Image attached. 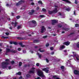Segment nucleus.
Segmentation results:
<instances>
[{
    "label": "nucleus",
    "instance_id": "nucleus-1",
    "mask_svg": "<svg viewBox=\"0 0 79 79\" xmlns=\"http://www.w3.org/2000/svg\"><path fill=\"white\" fill-rule=\"evenodd\" d=\"M11 52V53H16L17 52V51L16 50H14L13 49L10 50V49L8 48H6V53H9Z\"/></svg>",
    "mask_w": 79,
    "mask_h": 79
},
{
    "label": "nucleus",
    "instance_id": "nucleus-2",
    "mask_svg": "<svg viewBox=\"0 0 79 79\" xmlns=\"http://www.w3.org/2000/svg\"><path fill=\"white\" fill-rule=\"evenodd\" d=\"M2 64L3 69H5L7 67V65L9 64V63L7 61H6V62L3 61L2 63Z\"/></svg>",
    "mask_w": 79,
    "mask_h": 79
},
{
    "label": "nucleus",
    "instance_id": "nucleus-3",
    "mask_svg": "<svg viewBox=\"0 0 79 79\" xmlns=\"http://www.w3.org/2000/svg\"><path fill=\"white\" fill-rule=\"evenodd\" d=\"M38 74L39 76L40 77H45V75L44 74V73L42 72L39 71L38 72Z\"/></svg>",
    "mask_w": 79,
    "mask_h": 79
},
{
    "label": "nucleus",
    "instance_id": "nucleus-4",
    "mask_svg": "<svg viewBox=\"0 0 79 79\" xmlns=\"http://www.w3.org/2000/svg\"><path fill=\"white\" fill-rule=\"evenodd\" d=\"M31 70L29 71V73L30 74H34L35 73V68H32Z\"/></svg>",
    "mask_w": 79,
    "mask_h": 79
},
{
    "label": "nucleus",
    "instance_id": "nucleus-5",
    "mask_svg": "<svg viewBox=\"0 0 79 79\" xmlns=\"http://www.w3.org/2000/svg\"><path fill=\"white\" fill-rule=\"evenodd\" d=\"M24 1L20 0L19 2L18 3H16V5L17 6H19V5H21V4H22V3H24Z\"/></svg>",
    "mask_w": 79,
    "mask_h": 79
},
{
    "label": "nucleus",
    "instance_id": "nucleus-6",
    "mask_svg": "<svg viewBox=\"0 0 79 79\" xmlns=\"http://www.w3.org/2000/svg\"><path fill=\"white\" fill-rule=\"evenodd\" d=\"M28 23L34 24V27H35L37 26V23H36V21L35 20H32V21L29 22Z\"/></svg>",
    "mask_w": 79,
    "mask_h": 79
},
{
    "label": "nucleus",
    "instance_id": "nucleus-7",
    "mask_svg": "<svg viewBox=\"0 0 79 79\" xmlns=\"http://www.w3.org/2000/svg\"><path fill=\"white\" fill-rule=\"evenodd\" d=\"M47 69H48V67L44 68L42 70V71H45V73H48V71H49V70Z\"/></svg>",
    "mask_w": 79,
    "mask_h": 79
},
{
    "label": "nucleus",
    "instance_id": "nucleus-8",
    "mask_svg": "<svg viewBox=\"0 0 79 79\" xmlns=\"http://www.w3.org/2000/svg\"><path fill=\"white\" fill-rule=\"evenodd\" d=\"M45 31V28L44 26H43L42 27L40 32L41 33H43Z\"/></svg>",
    "mask_w": 79,
    "mask_h": 79
},
{
    "label": "nucleus",
    "instance_id": "nucleus-9",
    "mask_svg": "<svg viewBox=\"0 0 79 79\" xmlns=\"http://www.w3.org/2000/svg\"><path fill=\"white\" fill-rule=\"evenodd\" d=\"M52 11H53V13L54 14H55V13H56L58 11V9H57V8L55 7Z\"/></svg>",
    "mask_w": 79,
    "mask_h": 79
},
{
    "label": "nucleus",
    "instance_id": "nucleus-10",
    "mask_svg": "<svg viewBox=\"0 0 79 79\" xmlns=\"http://www.w3.org/2000/svg\"><path fill=\"white\" fill-rule=\"evenodd\" d=\"M58 23V20H52V25H55V23Z\"/></svg>",
    "mask_w": 79,
    "mask_h": 79
},
{
    "label": "nucleus",
    "instance_id": "nucleus-11",
    "mask_svg": "<svg viewBox=\"0 0 79 79\" xmlns=\"http://www.w3.org/2000/svg\"><path fill=\"white\" fill-rule=\"evenodd\" d=\"M70 44V42H69V41H68L66 42H64L63 43L64 45H66L67 46H68V45H69Z\"/></svg>",
    "mask_w": 79,
    "mask_h": 79
},
{
    "label": "nucleus",
    "instance_id": "nucleus-12",
    "mask_svg": "<svg viewBox=\"0 0 79 79\" xmlns=\"http://www.w3.org/2000/svg\"><path fill=\"white\" fill-rule=\"evenodd\" d=\"M11 24L12 25L14 26V27H16V26L17 25V24H18V23L16 22H15V23L12 22L11 23Z\"/></svg>",
    "mask_w": 79,
    "mask_h": 79
},
{
    "label": "nucleus",
    "instance_id": "nucleus-13",
    "mask_svg": "<svg viewBox=\"0 0 79 79\" xmlns=\"http://www.w3.org/2000/svg\"><path fill=\"white\" fill-rule=\"evenodd\" d=\"M40 42V40H33V43H39Z\"/></svg>",
    "mask_w": 79,
    "mask_h": 79
},
{
    "label": "nucleus",
    "instance_id": "nucleus-14",
    "mask_svg": "<svg viewBox=\"0 0 79 79\" xmlns=\"http://www.w3.org/2000/svg\"><path fill=\"white\" fill-rule=\"evenodd\" d=\"M65 47L64 45H63L62 46H61L60 48V50H62V49H64V48H65Z\"/></svg>",
    "mask_w": 79,
    "mask_h": 79
},
{
    "label": "nucleus",
    "instance_id": "nucleus-15",
    "mask_svg": "<svg viewBox=\"0 0 79 79\" xmlns=\"http://www.w3.org/2000/svg\"><path fill=\"white\" fill-rule=\"evenodd\" d=\"M19 45H20L21 47H26V45L23 44V43L22 42L19 43Z\"/></svg>",
    "mask_w": 79,
    "mask_h": 79
},
{
    "label": "nucleus",
    "instance_id": "nucleus-16",
    "mask_svg": "<svg viewBox=\"0 0 79 79\" xmlns=\"http://www.w3.org/2000/svg\"><path fill=\"white\" fill-rule=\"evenodd\" d=\"M62 26H63V25L62 24H58L57 25V27L59 28H61V27H62Z\"/></svg>",
    "mask_w": 79,
    "mask_h": 79
},
{
    "label": "nucleus",
    "instance_id": "nucleus-17",
    "mask_svg": "<svg viewBox=\"0 0 79 79\" xmlns=\"http://www.w3.org/2000/svg\"><path fill=\"white\" fill-rule=\"evenodd\" d=\"M62 1L64 2H67V3H70L71 2L69 1L68 0H62Z\"/></svg>",
    "mask_w": 79,
    "mask_h": 79
},
{
    "label": "nucleus",
    "instance_id": "nucleus-18",
    "mask_svg": "<svg viewBox=\"0 0 79 79\" xmlns=\"http://www.w3.org/2000/svg\"><path fill=\"white\" fill-rule=\"evenodd\" d=\"M63 29H64V31H69V30L70 29L69 28H62Z\"/></svg>",
    "mask_w": 79,
    "mask_h": 79
},
{
    "label": "nucleus",
    "instance_id": "nucleus-19",
    "mask_svg": "<svg viewBox=\"0 0 79 79\" xmlns=\"http://www.w3.org/2000/svg\"><path fill=\"white\" fill-rule=\"evenodd\" d=\"M48 13L49 15H51V14H52V13H53V10L51 11H48Z\"/></svg>",
    "mask_w": 79,
    "mask_h": 79
},
{
    "label": "nucleus",
    "instance_id": "nucleus-20",
    "mask_svg": "<svg viewBox=\"0 0 79 79\" xmlns=\"http://www.w3.org/2000/svg\"><path fill=\"white\" fill-rule=\"evenodd\" d=\"M67 11H71V8H69V7L68 8H67L65 9Z\"/></svg>",
    "mask_w": 79,
    "mask_h": 79
},
{
    "label": "nucleus",
    "instance_id": "nucleus-21",
    "mask_svg": "<svg viewBox=\"0 0 79 79\" xmlns=\"http://www.w3.org/2000/svg\"><path fill=\"white\" fill-rule=\"evenodd\" d=\"M73 57H76L77 56L79 55H78L77 54L75 53V54H73Z\"/></svg>",
    "mask_w": 79,
    "mask_h": 79
},
{
    "label": "nucleus",
    "instance_id": "nucleus-22",
    "mask_svg": "<svg viewBox=\"0 0 79 79\" xmlns=\"http://www.w3.org/2000/svg\"><path fill=\"white\" fill-rule=\"evenodd\" d=\"M2 39H8V37L2 36Z\"/></svg>",
    "mask_w": 79,
    "mask_h": 79
},
{
    "label": "nucleus",
    "instance_id": "nucleus-23",
    "mask_svg": "<svg viewBox=\"0 0 79 79\" xmlns=\"http://www.w3.org/2000/svg\"><path fill=\"white\" fill-rule=\"evenodd\" d=\"M17 75H21V72H19L18 73H16Z\"/></svg>",
    "mask_w": 79,
    "mask_h": 79
},
{
    "label": "nucleus",
    "instance_id": "nucleus-24",
    "mask_svg": "<svg viewBox=\"0 0 79 79\" xmlns=\"http://www.w3.org/2000/svg\"><path fill=\"white\" fill-rule=\"evenodd\" d=\"M76 47L77 48H79V42H78L76 44Z\"/></svg>",
    "mask_w": 79,
    "mask_h": 79
},
{
    "label": "nucleus",
    "instance_id": "nucleus-25",
    "mask_svg": "<svg viewBox=\"0 0 79 79\" xmlns=\"http://www.w3.org/2000/svg\"><path fill=\"white\" fill-rule=\"evenodd\" d=\"M39 51H40V52H45V50H41V49L40 48L39 50Z\"/></svg>",
    "mask_w": 79,
    "mask_h": 79
},
{
    "label": "nucleus",
    "instance_id": "nucleus-26",
    "mask_svg": "<svg viewBox=\"0 0 79 79\" xmlns=\"http://www.w3.org/2000/svg\"><path fill=\"white\" fill-rule=\"evenodd\" d=\"M26 77H27L29 78V77H31V75H29V74H27L26 75Z\"/></svg>",
    "mask_w": 79,
    "mask_h": 79
},
{
    "label": "nucleus",
    "instance_id": "nucleus-27",
    "mask_svg": "<svg viewBox=\"0 0 79 79\" xmlns=\"http://www.w3.org/2000/svg\"><path fill=\"white\" fill-rule=\"evenodd\" d=\"M22 62H19V66H21L22 65Z\"/></svg>",
    "mask_w": 79,
    "mask_h": 79
},
{
    "label": "nucleus",
    "instance_id": "nucleus-28",
    "mask_svg": "<svg viewBox=\"0 0 79 79\" xmlns=\"http://www.w3.org/2000/svg\"><path fill=\"white\" fill-rule=\"evenodd\" d=\"M38 55L39 58H41V57L42 56V55H41V54H39V53H38Z\"/></svg>",
    "mask_w": 79,
    "mask_h": 79
},
{
    "label": "nucleus",
    "instance_id": "nucleus-29",
    "mask_svg": "<svg viewBox=\"0 0 79 79\" xmlns=\"http://www.w3.org/2000/svg\"><path fill=\"white\" fill-rule=\"evenodd\" d=\"M76 58L77 59V60L78 61V60H79V55L78 56L76 57Z\"/></svg>",
    "mask_w": 79,
    "mask_h": 79
},
{
    "label": "nucleus",
    "instance_id": "nucleus-30",
    "mask_svg": "<svg viewBox=\"0 0 79 79\" xmlns=\"http://www.w3.org/2000/svg\"><path fill=\"white\" fill-rule=\"evenodd\" d=\"M74 34V32H72V33H71L70 34H69L68 35V36H69L71 35H73V34Z\"/></svg>",
    "mask_w": 79,
    "mask_h": 79
},
{
    "label": "nucleus",
    "instance_id": "nucleus-31",
    "mask_svg": "<svg viewBox=\"0 0 79 79\" xmlns=\"http://www.w3.org/2000/svg\"><path fill=\"white\" fill-rule=\"evenodd\" d=\"M17 39L18 40H23V39L21 37H18L17 38Z\"/></svg>",
    "mask_w": 79,
    "mask_h": 79
},
{
    "label": "nucleus",
    "instance_id": "nucleus-32",
    "mask_svg": "<svg viewBox=\"0 0 79 79\" xmlns=\"http://www.w3.org/2000/svg\"><path fill=\"white\" fill-rule=\"evenodd\" d=\"M75 27H79V24H75Z\"/></svg>",
    "mask_w": 79,
    "mask_h": 79
},
{
    "label": "nucleus",
    "instance_id": "nucleus-33",
    "mask_svg": "<svg viewBox=\"0 0 79 79\" xmlns=\"http://www.w3.org/2000/svg\"><path fill=\"white\" fill-rule=\"evenodd\" d=\"M16 18L18 19H19L20 18V16L18 15V16H16Z\"/></svg>",
    "mask_w": 79,
    "mask_h": 79
},
{
    "label": "nucleus",
    "instance_id": "nucleus-34",
    "mask_svg": "<svg viewBox=\"0 0 79 79\" xmlns=\"http://www.w3.org/2000/svg\"><path fill=\"white\" fill-rule=\"evenodd\" d=\"M39 18H44V15H40L39 16Z\"/></svg>",
    "mask_w": 79,
    "mask_h": 79
},
{
    "label": "nucleus",
    "instance_id": "nucleus-35",
    "mask_svg": "<svg viewBox=\"0 0 79 79\" xmlns=\"http://www.w3.org/2000/svg\"><path fill=\"white\" fill-rule=\"evenodd\" d=\"M38 3L42 4V1H39L38 2Z\"/></svg>",
    "mask_w": 79,
    "mask_h": 79
},
{
    "label": "nucleus",
    "instance_id": "nucleus-36",
    "mask_svg": "<svg viewBox=\"0 0 79 79\" xmlns=\"http://www.w3.org/2000/svg\"><path fill=\"white\" fill-rule=\"evenodd\" d=\"M75 4H77V3H78V2H77V1L76 0H75Z\"/></svg>",
    "mask_w": 79,
    "mask_h": 79
},
{
    "label": "nucleus",
    "instance_id": "nucleus-37",
    "mask_svg": "<svg viewBox=\"0 0 79 79\" xmlns=\"http://www.w3.org/2000/svg\"><path fill=\"white\" fill-rule=\"evenodd\" d=\"M36 66H38V67L39 66V65H40L39 63H37L36 64Z\"/></svg>",
    "mask_w": 79,
    "mask_h": 79
},
{
    "label": "nucleus",
    "instance_id": "nucleus-38",
    "mask_svg": "<svg viewBox=\"0 0 79 79\" xmlns=\"http://www.w3.org/2000/svg\"><path fill=\"white\" fill-rule=\"evenodd\" d=\"M29 15H33V13L31 12H29Z\"/></svg>",
    "mask_w": 79,
    "mask_h": 79
},
{
    "label": "nucleus",
    "instance_id": "nucleus-39",
    "mask_svg": "<svg viewBox=\"0 0 79 79\" xmlns=\"http://www.w3.org/2000/svg\"><path fill=\"white\" fill-rule=\"evenodd\" d=\"M11 64H14V63H15V61H14V60H12L11 62Z\"/></svg>",
    "mask_w": 79,
    "mask_h": 79
},
{
    "label": "nucleus",
    "instance_id": "nucleus-40",
    "mask_svg": "<svg viewBox=\"0 0 79 79\" xmlns=\"http://www.w3.org/2000/svg\"><path fill=\"white\" fill-rule=\"evenodd\" d=\"M47 35H45V36H44L43 37V38L44 39H45V38H47Z\"/></svg>",
    "mask_w": 79,
    "mask_h": 79
},
{
    "label": "nucleus",
    "instance_id": "nucleus-41",
    "mask_svg": "<svg viewBox=\"0 0 79 79\" xmlns=\"http://www.w3.org/2000/svg\"><path fill=\"white\" fill-rule=\"evenodd\" d=\"M49 44L47 43L46 44V47H48L49 46Z\"/></svg>",
    "mask_w": 79,
    "mask_h": 79
},
{
    "label": "nucleus",
    "instance_id": "nucleus-42",
    "mask_svg": "<svg viewBox=\"0 0 79 79\" xmlns=\"http://www.w3.org/2000/svg\"><path fill=\"white\" fill-rule=\"evenodd\" d=\"M18 51H21V48H18Z\"/></svg>",
    "mask_w": 79,
    "mask_h": 79
},
{
    "label": "nucleus",
    "instance_id": "nucleus-43",
    "mask_svg": "<svg viewBox=\"0 0 79 79\" xmlns=\"http://www.w3.org/2000/svg\"><path fill=\"white\" fill-rule=\"evenodd\" d=\"M58 15H59L60 16H61L62 14H61V12H59L58 13Z\"/></svg>",
    "mask_w": 79,
    "mask_h": 79
},
{
    "label": "nucleus",
    "instance_id": "nucleus-44",
    "mask_svg": "<svg viewBox=\"0 0 79 79\" xmlns=\"http://www.w3.org/2000/svg\"><path fill=\"white\" fill-rule=\"evenodd\" d=\"M50 49L51 50H53V47H51L50 48Z\"/></svg>",
    "mask_w": 79,
    "mask_h": 79
},
{
    "label": "nucleus",
    "instance_id": "nucleus-45",
    "mask_svg": "<svg viewBox=\"0 0 79 79\" xmlns=\"http://www.w3.org/2000/svg\"><path fill=\"white\" fill-rule=\"evenodd\" d=\"M61 68L62 69H64V66H62L61 67Z\"/></svg>",
    "mask_w": 79,
    "mask_h": 79
},
{
    "label": "nucleus",
    "instance_id": "nucleus-46",
    "mask_svg": "<svg viewBox=\"0 0 79 79\" xmlns=\"http://www.w3.org/2000/svg\"><path fill=\"white\" fill-rule=\"evenodd\" d=\"M42 10L43 11H46V9H44V8H43Z\"/></svg>",
    "mask_w": 79,
    "mask_h": 79
},
{
    "label": "nucleus",
    "instance_id": "nucleus-47",
    "mask_svg": "<svg viewBox=\"0 0 79 79\" xmlns=\"http://www.w3.org/2000/svg\"><path fill=\"white\" fill-rule=\"evenodd\" d=\"M46 60L47 63H48V62H49V60H48V59H46Z\"/></svg>",
    "mask_w": 79,
    "mask_h": 79
},
{
    "label": "nucleus",
    "instance_id": "nucleus-48",
    "mask_svg": "<svg viewBox=\"0 0 79 79\" xmlns=\"http://www.w3.org/2000/svg\"><path fill=\"white\" fill-rule=\"evenodd\" d=\"M13 44H14V45H17V43L16 42H13Z\"/></svg>",
    "mask_w": 79,
    "mask_h": 79
},
{
    "label": "nucleus",
    "instance_id": "nucleus-49",
    "mask_svg": "<svg viewBox=\"0 0 79 79\" xmlns=\"http://www.w3.org/2000/svg\"><path fill=\"white\" fill-rule=\"evenodd\" d=\"M21 28V26H18L17 28L18 29H20Z\"/></svg>",
    "mask_w": 79,
    "mask_h": 79
},
{
    "label": "nucleus",
    "instance_id": "nucleus-50",
    "mask_svg": "<svg viewBox=\"0 0 79 79\" xmlns=\"http://www.w3.org/2000/svg\"><path fill=\"white\" fill-rule=\"evenodd\" d=\"M8 69H11V66H9L8 67Z\"/></svg>",
    "mask_w": 79,
    "mask_h": 79
},
{
    "label": "nucleus",
    "instance_id": "nucleus-51",
    "mask_svg": "<svg viewBox=\"0 0 79 79\" xmlns=\"http://www.w3.org/2000/svg\"><path fill=\"white\" fill-rule=\"evenodd\" d=\"M31 5H35V4L34 2H32L31 3Z\"/></svg>",
    "mask_w": 79,
    "mask_h": 79
},
{
    "label": "nucleus",
    "instance_id": "nucleus-52",
    "mask_svg": "<svg viewBox=\"0 0 79 79\" xmlns=\"http://www.w3.org/2000/svg\"><path fill=\"white\" fill-rule=\"evenodd\" d=\"M6 35H9V33L8 32H6Z\"/></svg>",
    "mask_w": 79,
    "mask_h": 79
},
{
    "label": "nucleus",
    "instance_id": "nucleus-53",
    "mask_svg": "<svg viewBox=\"0 0 79 79\" xmlns=\"http://www.w3.org/2000/svg\"><path fill=\"white\" fill-rule=\"evenodd\" d=\"M35 12V11L34 10H31V12L32 13H34V12Z\"/></svg>",
    "mask_w": 79,
    "mask_h": 79
},
{
    "label": "nucleus",
    "instance_id": "nucleus-54",
    "mask_svg": "<svg viewBox=\"0 0 79 79\" xmlns=\"http://www.w3.org/2000/svg\"><path fill=\"white\" fill-rule=\"evenodd\" d=\"M39 7H37V8H36V10H39Z\"/></svg>",
    "mask_w": 79,
    "mask_h": 79
},
{
    "label": "nucleus",
    "instance_id": "nucleus-55",
    "mask_svg": "<svg viewBox=\"0 0 79 79\" xmlns=\"http://www.w3.org/2000/svg\"><path fill=\"white\" fill-rule=\"evenodd\" d=\"M6 61H9V59H6L5 60Z\"/></svg>",
    "mask_w": 79,
    "mask_h": 79
},
{
    "label": "nucleus",
    "instance_id": "nucleus-56",
    "mask_svg": "<svg viewBox=\"0 0 79 79\" xmlns=\"http://www.w3.org/2000/svg\"><path fill=\"white\" fill-rule=\"evenodd\" d=\"M23 52L24 53H26V51H24V50H23Z\"/></svg>",
    "mask_w": 79,
    "mask_h": 79
},
{
    "label": "nucleus",
    "instance_id": "nucleus-57",
    "mask_svg": "<svg viewBox=\"0 0 79 79\" xmlns=\"http://www.w3.org/2000/svg\"><path fill=\"white\" fill-rule=\"evenodd\" d=\"M13 42H10V44H13Z\"/></svg>",
    "mask_w": 79,
    "mask_h": 79
},
{
    "label": "nucleus",
    "instance_id": "nucleus-58",
    "mask_svg": "<svg viewBox=\"0 0 79 79\" xmlns=\"http://www.w3.org/2000/svg\"><path fill=\"white\" fill-rule=\"evenodd\" d=\"M23 78V77H22V76H20V77H19V79H22Z\"/></svg>",
    "mask_w": 79,
    "mask_h": 79
},
{
    "label": "nucleus",
    "instance_id": "nucleus-59",
    "mask_svg": "<svg viewBox=\"0 0 79 79\" xmlns=\"http://www.w3.org/2000/svg\"><path fill=\"white\" fill-rule=\"evenodd\" d=\"M24 66L25 68H26V67H27V65L25 64L24 65Z\"/></svg>",
    "mask_w": 79,
    "mask_h": 79
},
{
    "label": "nucleus",
    "instance_id": "nucleus-60",
    "mask_svg": "<svg viewBox=\"0 0 79 79\" xmlns=\"http://www.w3.org/2000/svg\"><path fill=\"white\" fill-rule=\"evenodd\" d=\"M9 29L11 30H12V27L10 26V27H9Z\"/></svg>",
    "mask_w": 79,
    "mask_h": 79
},
{
    "label": "nucleus",
    "instance_id": "nucleus-61",
    "mask_svg": "<svg viewBox=\"0 0 79 79\" xmlns=\"http://www.w3.org/2000/svg\"><path fill=\"white\" fill-rule=\"evenodd\" d=\"M48 29H51V27H48Z\"/></svg>",
    "mask_w": 79,
    "mask_h": 79
},
{
    "label": "nucleus",
    "instance_id": "nucleus-62",
    "mask_svg": "<svg viewBox=\"0 0 79 79\" xmlns=\"http://www.w3.org/2000/svg\"><path fill=\"white\" fill-rule=\"evenodd\" d=\"M12 16H14V14L13 13V12L11 13V14Z\"/></svg>",
    "mask_w": 79,
    "mask_h": 79
},
{
    "label": "nucleus",
    "instance_id": "nucleus-63",
    "mask_svg": "<svg viewBox=\"0 0 79 79\" xmlns=\"http://www.w3.org/2000/svg\"><path fill=\"white\" fill-rule=\"evenodd\" d=\"M54 52H52L51 53L52 55H53V54H54Z\"/></svg>",
    "mask_w": 79,
    "mask_h": 79
},
{
    "label": "nucleus",
    "instance_id": "nucleus-64",
    "mask_svg": "<svg viewBox=\"0 0 79 79\" xmlns=\"http://www.w3.org/2000/svg\"><path fill=\"white\" fill-rule=\"evenodd\" d=\"M37 79H41V78H40V77H38L37 78Z\"/></svg>",
    "mask_w": 79,
    "mask_h": 79
}]
</instances>
